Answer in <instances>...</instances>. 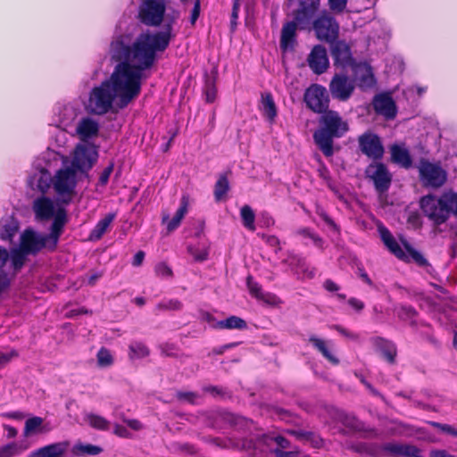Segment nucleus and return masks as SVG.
I'll use <instances>...</instances> for the list:
<instances>
[{"label": "nucleus", "mask_w": 457, "mask_h": 457, "mask_svg": "<svg viewBox=\"0 0 457 457\" xmlns=\"http://www.w3.org/2000/svg\"><path fill=\"white\" fill-rule=\"evenodd\" d=\"M120 41H111L109 56L114 65L109 78L94 86L84 107L89 114L104 115L127 107L140 94L143 82L150 77L153 57L146 49L129 55Z\"/></svg>", "instance_id": "obj_1"}, {"label": "nucleus", "mask_w": 457, "mask_h": 457, "mask_svg": "<svg viewBox=\"0 0 457 457\" xmlns=\"http://www.w3.org/2000/svg\"><path fill=\"white\" fill-rule=\"evenodd\" d=\"M137 17L146 27L157 28L164 23L163 29L144 30L134 39L129 33L120 34L114 36L112 41L123 42L129 55L137 49H146L154 58V67L159 54L163 53L176 37L174 25L180 17V12L171 6L170 0H140Z\"/></svg>", "instance_id": "obj_2"}, {"label": "nucleus", "mask_w": 457, "mask_h": 457, "mask_svg": "<svg viewBox=\"0 0 457 457\" xmlns=\"http://www.w3.org/2000/svg\"><path fill=\"white\" fill-rule=\"evenodd\" d=\"M212 442L221 448H237L244 450H253V454L257 455L260 453H274L276 457H297L298 449L283 451L290 448L289 441L281 436L263 435L262 437L253 443L252 440H235L232 438H212Z\"/></svg>", "instance_id": "obj_3"}, {"label": "nucleus", "mask_w": 457, "mask_h": 457, "mask_svg": "<svg viewBox=\"0 0 457 457\" xmlns=\"http://www.w3.org/2000/svg\"><path fill=\"white\" fill-rule=\"evenodd\" d=\"M319 123L313 140L326 157H331L334 154L333 139L342 137L348 131V123L335 111L323 112Z\"/></svg>", "instance_id": "obj_4"}, {"label": "nucleus", "mask_w": 457, "mask_h": 457, "mask_svg": "<svg viewBox=\"0 0 457 457\" xmlns=\"http://www.w3.org/2000/svg\"><path fill=\"white\" fill-rule=\"evenodd\" d=\"M424 214L437 224L444 223L450 216H457V193L452 189L445 191L440 197L428 195L420 199Z\"/></svg>", "instance_id": "obj_5"}, {"label": "nucleus", "mask_w": 457, "mask_h": 457, "mask_svg": "<svg viewBox=\"0 0 457 457\" xmlns=\"http://www.w3.org/2000/svg\"><path fill=\"white\" fill-rule=\"evenodd\" d=\"M32 209L37 220H53L50 237L54 238V243L59 241L67 222L65 209L47 196H40L35 199Z\"/></svg>", "instance_id": "obj_6"}, {"label": "nucleus", "mask_w": 457, "mask_h": 457, "mask_svg": "<svg viewBox=\"0 0 457 457\" xmlns=\"http://www.w3.org/2000/svg\"><path fill=\"white\" fill-rule=\"evenodd\" d=\"M60 153L54 151H46L40 158L36 160L33 164V170L28 178V184L32 189H37L45 194L52 187V179L50 169L54 162L57 165L60 160H64Z\"/></svg>", "instance_id": "obj_7"}, {"label": "nucleus", "mask_w": 457, "mask_h": 457, "mask_svg": "<svg viewBox=\"0 0 457 457\" xmlns=\"http://www.w3.org/2000/svg\"><path fill=\"white\" fill-rule=\"evenodd\" d=\"M78 173L70 167L59 169L52 179V188L59 203L71 204L77 195Z\"/></svg>", "instance_id": "obj_8"}, {"label": "nucleus", "mask_w": 457, "mask_h": 457, "mask_svg": "<svg viewBox=\"0 0 457 457\" xmlns=\"http://www.w3.org/2000/svg\"><path fill=\"white\" fill-rule=\"evenodd\" d=\"M378 230L384 245L398 259L406 262L411 259L420 265L426 264L427 261L420 253L413 249L407 242H403V248L386 227L379 225Z\"/></svg>", "instance_id": "obj_9"}, {"label": "nucleus", "mask_w": 457, "mask_h": 457, "mask_svg": "<svg viewBox=\"0 0 457 457\" xmlns=\"http://www.w3.org/2000/svg\"><path fill=\"white\" fill-rule=\"evenodd\" d=\"M97 159L98 151L95 145L79 143L70 155V168L76 170L77 173H87L92 169Z\"/></svg>", "instance_id": "obj_10"}, {"label": "nucleus", "mask_w": 457, "mask_h": 457, "mask_svg": "<svg viewBox=\"0 0 457 457\" xmlns=\"http://www.w3.org/2000/svg\"><path fill=\"white\" fill-rule=\"evenodd\" d=\"M48 235L41 234L32 228L25 229L21 235L20 247L29 254H36L44 247L54 249L58 241L54 243V238Z\"/></svg>", "instance_id": "obj_11"}, {"label": "nucleus", "mask_w": 457, "mask_h": 457, "mask_svg": "<svg viewBox=\"0 0 457 457\" xmlns=\"http://www.w3.org/2000/svg\"><path fill=\"white\" fill-rule=\"evenodd\" d=\"M80 113L81 108L78 103L57 104L54 109L52 122L58 129H73L76 125L75 121Z\"/></svg>", "instance_id": "obj_12"}, {"label": "nucleus", "mask_w": 457, "mask_h": 457, "mask_svg": "<svg viewBox=\"0 0 457 457\" xmlns=\"http://www.w3.org/2000/svg\"><path fill=\"white\" fill-rule=\"evenodd\" d=\"M312 27L316 37L320 40L332 42L338 36L339 25L335 18L327 11L320 13V15L313 21Z\"/></svg>", "instance_id": "obj_13"}, {"label": "nucleus", "mask_w": 457, "mask_h": 457, "mask_svg": "<svg viewBox=\"0 0 457 457\" xmlns=\"http://www.w3.org/2000/svg\"><path fill=\"white\" fill-rule=\"evenodd\" d=\"M306 105L314 112L323 113L328 107V95L327 89L318 84L311 85L304 93Z\"/></svg>", "instance_id": "obj_14"}, {"label": "nucleus", "mask_w": 457, "mask_h": 457, "mask_svg": "<svg viewBox=\"0 0 457 457\" xmlns=\"http://www.w3.org/2000/svg\"><path fill=\"white\" fill-rule=\"evenodd\" d=\"M419 172L422 182L433 187H441L446 180V172L436 163L420 161Z\"/></svg>", "instance_id": "obj_15"}, {"label": "nucleus", "mask_w": 457, "mask_h": 457, "mask_svg": "<svg viewBox=\"0 0 457 457\" xmlns=\"http://www.w3.org/2000/svg\"><path fill=\"white\" fill-rule=\"evenodd\" d=\"M354 88V81L344 73H336L329 84V90L333 98L340 101L348 100Z\"/></svg>", "instance_id": "obj_16"}, {"label": "nucleus", "mask_w": 457, "mask_h": 457, "mask_svg": "<svg viewBox=\"0 0 457 457\" xmlns=\"http://www.w3.org/2000/svg\"><path fill=\"white\" fill-rule=\"evenodd\" d=\"M99 129L98 120L91 116H84L78 120L71 135L77 137L80 143H87L97 137Z\"/></svg>", "instance_id": "obj_17"}, {"label": "nucleus", "mask_w": 457, "mask_h": 457, "mask_svg": "<svg viewBox=\"0 0 457 457\" xmlns=\"http://www.w3.org/2000/svg\"><path fill=\"white\" fill-rule=\"evenodd\" d=\"M375 454L396 457H422V452L418 447L399 443L384 444Z\"/></svg>", "instance_id": "obj_18"}, {"label": "nucleus", "mask_w": 457, "mask_h": 457, "mask_svg": "<svg viewBox=\"0 0 457 457\" xmlns=\"http://www.w3.org/2000/svg\"><path fill=\"white\" fill-rule=\"evenodd\" d=\"M320 5V0H298V6L294 16L300 29H305L310 25Z\"/></svg>", "instance_id": "obj_19"}, {"label": "nucleus", "mask_w": 457, "mask_h": 457, "mask_svg": "<svg viewBox=\"0 0 457 457\" xmlns=\"http://www.w3.org/2000/svg\"><path fill=\"white\" fill-rule=\"evenodd\" d=\"M366 174L373 181L378 192L383 193L389 188L391 175L384 164L372 163L369 165L366 169Z\"/></svg>", "instance_id": "obj_20"}, {"label": "nucleus", "mask_w": 457, "mask_h": 457, "mask_svg": "<svg viewBox=\"0 0 457 457\" xmlns=\"http://www.w3.org/2000/svg\"><path fill=\"white\" fill-rule=\"evenodd\" d=\"M307 62L315 74L324 73L329 65L326 48L320 45L315 46L308 55Z\"/></svg>", "instance_id": "obj_21"}, {"label": "nucleus", "mask_w": 457, "mask_h": 457, "mask_svg": "<svg viewBox=\"0 0 457 457\" xmlns=\"http://www.w3.org/2000/svg\"><path fill=\"white\" fill-rule=\"evenodd\" d=\"M359 145L361 152L373 159H379L384 153L383 145L378 136L366 133L359 137Z\"/></svg>", "instance_id": "obj_22"}, {"label": "nucleus", "mask_w": 457, "mask_h": 457, "mask_svg": "<svg viewBox=\"0 0 457 457\" xmlns=\"http://www.w3.org/2000/svg\"><path fill=\"white\" fill-rule=\"evenodd\" d=\"M331 55L337 67H353L355 63L352 57L350 46L344 41H337L331 45Z\"/></svg>", "instance_id": "obj_23"}, {"label": "nucleus", "mask_w": 457, "mask_h": 457, "mask_svg": "<svg viewBox=\"0 0 457 457\" xmlns=\"http://www.w3.org/2000/svg\"><path fill=\"white\" fill-rule=\"evenodd\" d=\"M375 112L387 120L394 119L397 109L395 103L389 94L382 93L375 96L373 99Z\"/></svg>", "instance_id": "obj_24"}, {"label": "nucleus", "mask_w": 457, "mask_h": 457, "mask_svg": "<svg viewBox=\"0 0 457 457\" xmlns=\"http://www.w3.org/2000/svg\"><path fill=\"white\" fill-rule=\"evenodd\" d=\"M354 80L362 90L374 87L376 80L371 67L365 63H355L353 67Z\"/></svg>", "instance_id": "obj_25"}, {"label": "nucleus", "mask_w": 457, "mask_h": 457, "mask_svg": "<svg viewBox=\"0 0 457 457\" xmlns=\"http://www.w3.org/2000/svg\"><path fill=\"white\" fill-rule=\"evenodd\" d=\"M204 319L212 328L219 329H245L247 327L246 322L237 316H230L225 320L217 321L210 313H205Z\"/></svg>", "instance_id": "obj_26"}, {"label": "nucleus", "mask_w": 457, "mask_h": 457, "mask_svg": "<svg viewBox=\"0 0 457 457\" xmlns=\"http://www.w3.org/2000/svg\"><path fill=\"white\" fill-rule=\"evenodd\" d=\"M68 442H59L32 451L28 457H64Z\"/></svg>", "instance_id": "obj_27"}, {"label": "nucleus", "mask_w": 457, "mask_h": 457, "mask_svg": "<svg viewBox=\"0 0 457 457\" xmlns=\"http://www.w3.org/2000/svg\"><path fill=\"white\" fill-rule=\"evenodd\" d=\"M308 340L330 363L333 365L339 363L338 358L333 353V344L331 341H326L313 335Z\"/></svg>", "instance_id": "obj_28"}, {"label": "nucleus", "mask_w": 457, "mask_h": 457, "mask_svg": "<svg viewBox=\"0 0 457 457\" xmlns=\"http://www.w3.org/2000/svg\"><path fill=\"white\" fill-rule=\"evenodd\" d=\"M292 270L301 278H312L315 275L314 269L306 264L303 259L297 255H290L287 260Z\"/></svg>", "instance_id": "obj_29"}, {"label": "nucleus", "mask_w": 457, "mask_h": 457, "mask_svg": "<svg viewBox=\"0 0 457 457\" xmlns=\"http://www.w3.org/2000/svg\"><path fill=\"white\" fill-rule=\"evenodd\" d=\"M297 27H299L297 21L295 20L286 23L281 31L280 47L284 51L293 49L295 42V33Z\"/></svg>", "instance_id": "obj_30"}, {"label": "nucleus", "mask_w": 457, "mask_h": 457, "mask_svg": "<svg viewBox=\"0 0 457 457\" xmlns=\"http://www.w3.org/2000/svg\"><path fill=\"white\" fill-rule=\"evenodd\" d=\"M260 109L262 115L272 123L277 117V107L270 93H264L262 95V101Z\"/></svg>", "instance_id": "obj_31"}, {"label": "nucleus", "mask_w": 457, "mask_h": 457, "mask_svg": "<svg viewBox=\"0 0 457 457\" xmlns=\"http://www.w3.org/2000/svg\"><path fill=\"white\" fill-rule=\"evenodd\" d=\"M391 156L394 162L403 168H409L411 166V158L409 151L403 145H393L391 147Z\"/></svg>", "instance_id": "obj_32"}, {"label": "nucleus", "mask_w": 457, "mask_h": 457, "mask_svg": "<svg viewBox=\"0 0 457 457\" xmlns=\"http://www.w3.org/2000/svg\"><path fill=\"white\" fill-rule=\"evenodd\" d=\"M69 130H65L63 129H60L54 137L53 146L56 147L55 149L48 148L47 151H54L55 153H60L62 156H64V160H60L62 163H65L68 160V156L65 154L64 150L67 147L69 142Z\"/></svg>", "instance_id": "obj_33"}, {"label": "nucleus", "mask_w": 457, "mask_h": 457, "mask_svg": "<svg viewBox=\"0 0 457 457\" xmlns=\"http://www.w3.org/2000/svg\"><path fill=\"white\" fill-rule=\"evenodd\" d=\"M115 219L114 213H108L104 218L100 220L96 227L92 229L89 235V240L97 241L102 238V237L105 234L107 229L109 228L111 223Z\"/></svg>", "instance_id": "obj_34"}, {"label": "nucleus", "mask_w": 457, "mask_h": 457, "mask_svg": "<svg viewBox=\"0 0 457 457\" xmlns=\"http://www.w3.org/2000/svg\"><path fill=\"white\" fill-rule=\"evenodd\" d=\"M187 206L188 200L187 197L183 196L180 202V206L177 210L173 218L167 222V230L168 232H171L179 228L181 223V220L184 219L185 215L187 213Z\"/></svg>", "instance_id": "obj_35"}, {"label": "nucleus", "mask_w": 457, "mask_h": 457, "mask_svg": "<svg viewBox=\"0 0 457 457\" xmlns=\"http://www.w3.org/2000/svg\"><path fill=\"white\" fill-rule=\"evenodd\" d=\"M19 228L18 221L8 219L0 221V237L4 240H12Z\"/></svg>", "instance_id": "obj_36"}, {"label": "nucleus", "mask_w": 457, "mask_h": 457, "mask_svg": "<svg viewBox=\"0 0 457 457\" xmlns=\"http://www.w3.org/2000/svg\"><path fill=\"white\" fill-rule=\"evenodd\" d=\"M50 428L44 425V420L40 417H32L26 420L24 428V435L29 436L36 433H44L49 431Z\"/></svg>", "instance_id": "obj_37"}, {"label": "nucleus", "mask_w": 457, "mask_h": 457, "mask_svg": "<svg viewBox=\"0 0 457 457\" xmlns=\"http://www.w3.org/2000/svg\"><path fill=\"white\" fill-rule=\"evenodd\" d=\"M29 448L25 443L12 442L0 446V457H15L21 454Z\"/></svg>", "instance_id": "obj_38"}, {"label": "nucleus", "mask_w": 457, "mask_h": 457, "mask_svg": "<svg viewBox=\"0 0 457 457\" xmlns=\"http://www.w3.org/2000/svg\"><path fill=\"white\" fill-rule=\"evenodd\" d=\"M374 343L378 349L383 353L387 361L393 363L396 355V348L395 345L383 338H376Z\"/></svg>", "instance_id": "obj_39"}, {"label": "nucleus", "mask_w": 457, "mask_h": 457, "mask_svg": "<svg viewBox=\"0 0 457 457\" xmlns=\"http://www.w3.org/2000/svg\"><path fill=\"white\" fill-rule=\"evenodd\" d=\"M240 218L242 220L243 226L249 231H254L255 226V213L251 206L245 204L240 209Z\"/></svg>", "instance_id": "obj_40"}, {"label": "nucleus", "mask_w": 457, "mask_h": 457, "mask_svg": "<svg viewBox=\"0 0 457 457\" xmlns=\"http://www.w3.org/2000/svg\"><path fill=\"white\" fill-rule=\"evenodd\" d=\"M27 255H29V253H25L20 246L12 249L9 253V259L11 260V265L14 273L21 269L25 263Z\"/></svg>", "instance_id": "obj_41"}, {"label": "nucleus", "mask_w": 457, "mask_h": 457, "mask_svg": "<svg viewBox=\"0 0 457 457\" xmlns=\"http://www.w3.org/2000/svg\"><path fill=\"white\" fill-rule=\"evenodd\" d=\"M85 421L90 427L98 430H107L110 426V422L105 418L95 413L86 414Z\"/></svg>", "instance_id": "obj_42"}, {"label": "nucleus", "mask_w": 457, "mask_h": 457, "mask_svg": "<svg viewBox=\"0 0 457 457\" xmlns=\"http://www.w3.org/2000/svg\"><path fill=\"white\" fill-rule=\"evenodd\" d=\"M74 456L96 455L102 452V449L93 445L77 444L72 447Z\"/></svg>", "instance_id": "obj_43"}, {"label": "nucleus", "mask_w": 457, "mask_h": 457, "mask_svg": "<svg viewBox=\"0 0 457 457\" xmlns=\"http://www.w3.org/2000/svg\"><path fill=\"white\" fill-rule=\"evenodd\" d=\"M149 354L148 348L140 342H133L129 345V357L131 359H141Z\"/></svg>", "instance_id": "obj_44"}, {"label": "nucleus", "mask_w": 457, "mask_h": 457, "mask_svg": "<svg viewBox=\"0 0 457 457\" xmlns=\"http://www.w3.org/2000/svg\"><path fill=\"white\" fill-rule=\"evenodd\" d=\"M187 249L195 261L202 262L208 257V250L204 245H189Z\"/></svg>", "instance_id": "obj_45"}, {"label": "nucleus", "mask_w": 457, "mask_h": 457, "mask_svg": "<svg viewBox=\"0 0 457 457\" xmlns=\"http://www.w3.org/2000/svg\"><path fill=\"white\" fill-rule=\"evenodd\" d=\"M228 191V181L226 177H220L215 184L214 196L216 201H220Z\"/></svg>", "instance_id": "obj_46"}, {"label": "nucleus", "mask_w": 457, "mask_h": 457, "mask_svg": "<svg viewBox=\"0 0 457 457\" xmlns=\"http://www.w3.org/2000/svg\"><path fill=\"white\" fill-rule=\"evenodd\" d=\"M97 364L102 368H106L113 363V356L106 348H101L96 355Z\"/></svg>", "instance_id": "obj_47"}, {"label": "nucleus", "mask_w": 457, "mask_h": 457, "mask_svg": "<svg viewBox=\"0 0 457 457\" xmlns=\"http://www.w3.org/2000/svg\"><path fill=\"white\" fill-rule=\"evenodd\" d=\"M299 234L302 235L305 238H309L314 245L319 248L323 247V240L317 234L312 231L309 228H303L299 231Z\"/></svg>", "instance_id": "obj_48"}, {"label": "nucleus", "mask_w": 457, "mask_h": 457, "mask_svg": "<svg viewBox=\"0 0 457 457\" xmlns=\"http://www.w3.org/2000/svg\"><path fill=\"white\" fill-rule=\"evenodd\" d=\"M181 303L177 299L163 300L158 303L157 308L159 310H170L176 311L181 308Z\"/></svg>", "instance_id": "obj_49"}, {"label": "nucleus", "mask_w": 457, "mask_h": 457, "mask_svg": "<svg viewBox=\"0 0 457 457\" xmlns=\"http://www.w3.org/2000/svg\"><path fill=\"white\" fill-rule=\"evenodd\" d=\"M247 287L250 294L257 299L262 296V294L263 293L261 286L257 282L253 281L251 277L247 278Z\"/></svg>", "instance_id": "obj_50"}, {"label": "nucleus", "mask_w": 457, "mask_h": 457, "mask_svg": "<svg viewBox=\"0 0 457 457\" xmlns=\"http://www.w3.org/2000/svg\"><path fill=\"white\" fill-rule=\"evenodd\" d=\"M348 0H328L329 8L334 12H342L347 4Z\"/></svg>", "instance_id": "obj_51"}, {"label": "nucleus", "mask_w": 457, "mask_h": 457, "mask_svg": "<svg viewBox=\"0 0 457 457\" xmlns=\"http://www.w3.org/2000/svg\"><path fill=\"white\" fill-rule=\"evenodd\" d=\"M113 171V163H110L104 170L101 172L99 177V184L101 186H105L110 179L111 174Z\"/></svg>", "instance_id": "obj_52"}, {"label": "nucleus", "mask_w": 457, "mask_h": 457, "mask_svg": "<svg viewBox=\"0 0 457 457\" xmlns=\"http://www.w3.org/2000/svg\"><path fill=\"white\" fill-rule=\"evenodd\" d=\"M344 424L353 430H359L361 428L360 421L353 416L346 415L344 419Z\"/></svg>", "instance_id": "obj_53"}, {"label": "nucleus", "mask_w": 457, "mask_h": 457, "mask_svg": "<svg viewBox=\"0 0 457 457\" xmlns=\"http://www.w3.org/2000/svg\"><path fill=\"white\" fill-rule=\"evenodd\" d=\"M270 305H277L280 303L279 299L273 294L265 293L262 294V296L258 298Z\"/></svg>", "instance_id": "obj_54"}, {"label": "nucleus", "mask_w": 457, "mask_h": 457, "mask_svg": "<svg viewBox=\"0 0 457 457\" xmlns=\"http://www.w3.org/2000/svg\"><path fill=\"white\" fill-rule=\"evenodd\" d=\"M201 4L199 0H195L194 3V7L190 13V23L194 26L200 15Z\"/></svg>", "instance_id": "obj_55"}, {"label": "nucleus", "mask_w": 457, "mask_h": 457, "mask_svg": "<svg viewBox=\"0 0 457 457\" xmlns=\"http://www.w3.org/2000/svg\"><path fill=\"white\" fill-rule=\"evenodd\" d=\"M155 272L160 277H170L171 275V270L165 263L157 264Z\"/></svg>", "instance_id": "obj_56"}, {"label": "nucleus", "mask_w": 457, "mask_h": 457, "mask_svg": "<svg viewBox=\"0 0 457 457\" xmlns=\"http://www.w3.org/2000/svg\"><path fill=\"white\" fill-rule=\"evenodd\" d=\"M113 433L120 437H131V433H129V430L124 426H121L120 424L114 425Z\"/></svg>", "instance_id": "obj_57"}, {"label": "nucleus", "mask_w": 457, "mask_h": 457, "mask_svg": "<svg viewBox=\"0 0 457 457\" xmlns=\"http://www.w3.org/2000/svg\"><path fill=\"white\" fill-rule=\"evenodd\" d=\"M15 356H17V353L15 351H11L9 353L0 352V368L7 364Z\"/></svg>", "instance_id": "obj_58"}, {"label": "nucleus", "mask_w": 457, "mask_h": 457, "mask_svg": "<svg viewBox=\"0 0 457 457\" xmlns=\"http://www.w3.org/2000/svg\"><path fill=\"white\" fill-rule=\"evenodd\" d=\"M178 397L180 400L194 403L196 400V395L191 392H179Z\"/></svg>", "instance_id": "obj_59"}, {"label": "nucleus", "mask_w": 457, "mask_h": 457, "mask_svg": "<svg viewBox=\"0 0 457 457\" xmlns=\"http://www.w3.org/2000/svg\"><path fill=\"white\" fill-rule=\"evenodd\" d=\"M358 275L362 279V281L364 283H366L370 287H375L374 283L372 282V280L370 278V277L368 276V274L365 272V270L362 268H358Z\"/></svg>", "instance_id": "obj_60"}, {"label": "nucleus", "mask_w": 457, "mask_h": 457, "mask_svg": "<svg viewBox=\"0 0 457 457\" xmlns=\"http://www.w3.org/2000/svg\"><path fill=\"white\" fill-rule=\"evenodd\" d=\"M348 303H349V305H350L352 308H353V309H354V310H356V311H361V310H362V309H363V307H364L363 303H362L361 300L356 299V298H350V299L348 300Z\"/></svg>", "instance_id": "obj_61"}, {"label": "nucleus", "mask_w": 457, "mask_h": 457, "mask_svg": "<svg viewBox=\"0 0 457 457\" xmlns=\"http://www.w3.org/2000/svg\"><path fill=\"white\" fill-rule=\"evenodd\" d=\"M124 421L131 429L135 431H138L143 428V425L137 420H125Z\"/></svg>", "instance_id": "obj_62"}, {"label": "nucleus", "mask_w": 457, "mask_h": 457, "mask_svg": "<svg viewBox=\"0 0 457 457\" xmlns=\"http://www.w3.org/2000/svg\"><path fill=\"white\" fill-rule=\"evenodd\" d=\"M9 260V252L0 246V269L3 268Z\"/></svg>", "instance_id": "obj_63"}, {"label": "nucleus", "mask_w": 457, "mask_h": 457, "mask_svg": "<svg viewBox=\"0 0 457 457\" xmlns=\"http://www.w3.org/2000/svg\"><path fill=\"white\" fill-rule=\"evenodd\" d=\"M145 253L143 251H138L133 258L132 264L134 266H140L144 261Z\"/></svg>", "instance_id": "obj_64"}]
</instances>
